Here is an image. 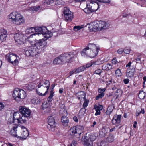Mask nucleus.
Returning a JSON list of instances; mask_svg holds the SVG:
<instances>
[{"label": "nucleus", "instance_id": "2", "mask_svg": "<svg viewBox=\"0 0 146 146\" xmlns=\"http://www.w3.org/2000/svg\"><path fill=\"white\" fill-rule=\"evenodd\" d=\"M12 95L14 100L19 102L24 99L27 95L26 92L23 90L16 88L14 90Z\"/></svg>", "mask_w": 146, "mask_h": 146}, {"label": "nucleus", "instance_id": "40", "mask_svg": "<svg viewBox=\"0 0 146 146\" xmlns=\"http://www.w3.org/2000/svg\"><path fill=\"white\" fill-rule=\"evenodd\" d=\"M110 129V128L109 127H108V128L107 127H103L102 128L101 130L102 131V132L103 133L106 134L108 133L109 129Z\"/></svg>", "mask_w": 146, "mask_h": 146}, {"label": "nucleus", "instance_id": "3", "mask_svg": "<svg viewBox=\"0 0 146 146\" xmlns=\"http://www.w3.org/2000/svg\"><path fill=\"white\" fill-rule=\"evenodd\" d=\"M99 5L95 1L91 0L90 2L87 4L86 7L84 10V11L86 13H90L96 11L99 8Z\"/></svg>", "mask_w": 146, "mask_h": 146}, {"label": "nucleus", "instance_id": "64", "mask_svg": "<svg viewBox=\"0 0 146 146\" xmlns=\"http://www.w3.org/2000/svg\"><path fill=\"white\" fill-rule=\"evenodd\" d=\"M74 120L76 122H78V120L77 117L75 116L73 117Z\"/></svg>", "mask_w": 146, "mask_h": 146}, {"label": "nucleus", "instance_id": "54", "mask_svg": "<svg viewBox=\"0 0 146 146\" xmlns=\"http://www.w3.org/2000/svg\"><path fill=\"white\" fill-rule=\"evenodd\" d=\"M98 92L100 93H104V92L106 90V89L105 88L101 89V88H99L98 89Z\"/></svg>", "mask_w": 146, "mask_h": 146}, {"label": "nucleus", "instance_id": "38", "mask_svg": "<svg viewBox=\"0 0 146 146\" xmlns=\"http://www.w3.org/2000/svg\"><path fill=\"white\" fill-rule=\"evenodd\" d=\"M122 94V92L120 89H118L115 93V94L116 96H117V98H118L119 96H121Z\"/></svg>", "mask_w": 146, "mask_h": 146}, {"label": "nucleus", "instance_id": "34", "mask_svg": "<svg viewBox=\"0 0 146 146\" xmlns=\"http://www.w3.org/2000/svg\"><path fill=\"white\" fill-rule=\"evenodd\" d=\"M6 32H5L0 35V39L2 41H5L6 39Z\"/></svg>", "mask_w": 146, "mask_h": 146}, {"label": "nucleus", "instance_id": "61", "mask_svg": "<svg viewBox=\"0 0 146 146\" xmlns=\"http://www.w3.org/2000/svg\"><path fill=\"white\" fill-rule=\"evenodd\" d=\"M85 66L84 65L83 66H81L79 68L81 70V71H83L86 70L85 67Z\"/></svg>", "mask_w": 146, "mask_h": 146}, {"label": "nucleus", "instance_id": "8", "mask_svg": "<svg viewBox=\"0 0 146 146\" xmlns=\"http://www.w3.org/2000/svg\"><path fill=\"white\" fill-rule=\"evenodd\" d=\"M19 109L22 115L26 117H29L31 113L30 110L28 108L24 106H21L19 107Z\"/></svg>", "mask_w": 146, "mask_h": 146}, {"label": "nucleus", "instance_id": "19", "mask_svg": "<svg viewBox=\"0 0 146 146\" xmlns=\"http://www.w3.org/2000/svg\"><path fill=\"white\" fill-rule=\"evenodd\" d=\"M53 63L55 64H61L64 62L62 54L55 58L53 60Z\"/></svg>", "mask_w": 146, "mask_h": 146}, {"label": "nucleus", "instance_id": "1", "mask_svg": "<svg viewBox=\"0 0 146 146\" xmlns=\"http://www.w3.org/2000/svg\"><path fill=\"white\" fill-rule=\"evenodd\" d=\"M89 25L88 27L90 31L104 29L107 27L106 23L101 21H96L91 22Z\"/></svg>", "mask_w": 146, "mask_h": 146}, {"label": "nucleus", "instance_id": "32", "mask_svg": "<svg viewBox=\"0 0 146 146\" xmlns=\"http://www.w3.org/2000/svg\"><path fill=\"white\" fill-rule=\"evenodd\" d=\"M90 51L92 50H95L97 48H99L96 46V45L94 44H89L86 47Z\"/></svg>", "mask_w": 146, "mask_h": 146}, {"label": "nucleus", "instance_id": "26", "mask_svg": "<svg viewBox=\"0 0 146 146\" xmlns=\"http://www.w3.org/2000/svg\"><path fill=\"white\" fill-rule=\"evenodd\" d=\"M76 128L75 126L71 127L69 130V132L71 135L75 136L77 138V132Z\"/></svg>", "mask_w": 146, "mask_h": 146}, {"label": "nucleus", "instance_id": "41", "mask_svg": "<svg viewBox=\"0 0 146 146\" xmlns=\"http://www.w3.org/2000/svg\"><path fill=\"white\" fill-rule=\"evenodd\" d=\"M42 30V27H36L35 28V32L36 34H41Z\"/></svg>", "mask_w": 146, "mask_h": 146}, {"label": "nucleus", "instance_id": "46", "mask_svg": "<svg viewBox=\"0 0 146 146\" xmlns=\"http://www.w3.org/2000/svg\"><path fill=\"white\" fill-rule=\"evenodd\" d=\"M83 27L82 26H74L73 27V30L75 31H77L78 30H80Z\"/></svg>", "mask_w": 146, "mask_h": 146}, {"label": "nucleus", "instance_id": "12", "mask_svg": "<svg viewBox=\"0 0 146 146\" xmlns=\"http://www.w3.org/2000/svg\"><path fill=\"white\" fill-rule=\"evenodd\" d=\"M45 41L44 38L39 39V40H36L35 41L34 46H35L37 50L40 49L44 46V45L43 43Z\"/></svg>", "mask_w": 146, "mask_h": 146}, {"label": "nucleus", "instance_id": "29", "mask_svg": "<svg viewBox=\"0 0 146 146\" xmlns=\"http://www.w3.org/2000/svg\"><path fill=\"white\" fill-rule=\"evenodd\" d=\"M112 65L111 64H104L102 66V69L103 70L108 71L112 68Z\"/></svg>", "mask_w": 146, "mask_h": 146}, {"label": "nucleus", "instance_id": "15", "mask_svg": "<svg viewBox=\"0 0 146 146\" xmlns=\"http://www.w3.org/2000/svg\"><path fill=\"white\" fill-rule=\"evenodd\" d=\"M20 128H18V125H15L12 126L11 129L10 131V134L13 137H17L18 136L16 134L18 130L19 131Z\"/></svg>", "mask_w": 146, "mask_h": 146}, {"label": "nucleus", "instance_id": "42", "mask_svg": "<svg viewBox=\"0 0 146 146\" xmlns=\"http://www.w3.org/2000/svg\"><path fill=\"white\" fill-rule=\"evenodd\" d=\"M29 33H33L35 32V28L31 27L28 28L27 30Z\"/></svg>", "mask_w": 146, "mask_h": 146}, {"label": "nucleus", "instance_id": "6", "mask_svg": "<svg viewBox=\"0 0 146 146\" xmlns=\"http://www.w3.org/2000/svg\"><path fill=\"white\" fill-rule=\"evenodd\" d=\"M64 62H69L72 59L76 58L77 55L73 52L65 53L62 54Z\"/></svg>", "mask_w": 146, "mask_h": 146}, {"label": "nucleus", "instance_id": "37", "mask_svg": "<svg viewBox=\"0 0 146 146\" xmlns=\"http://www.w3.org/2000/svg\"><path fill=\"white\" fill-rule=\"evenodd\" d=\"M87 135V134L86 133L82 137L81 139V141L84 142V143L86 142L89 141V140H88V136Z\"/></svg>", "mask_w": 146, "mask_h": 146}, {"label": "nucleus", "instance_id": "48", "mask_svg": "<svg viewBox=\"0 0 146 146\" xmlns=\"http://www.w3.org/2000/svg\"><path fill=\"white\" fill-rule=\"evenodd\" d=\"M141 58L140 55H138L137 57L135 59V61L137 63H140L141 61Z\"/></svg>", "mask_w": 146, "mask_h": 146}, {"label": "nucleus", "instance_id": "28", "mask_svg": "<svg viewBox=\"0 0 146 146\" xmlns=\"http://www.w3.org/2000/svg\"><path fill=\"white\" fill-rule=\"evenodd\" d=\"M19 119H18L17 122L19 123L22 124L26 123L27 119L28 117H25L24 116L21 115Z\"/></svg>", "mask_w": 146, "mask_h": 146}, {"label": "nucleus", "instance_id": "13", "mask_svg": "<svg viewBox=\"0 0 146 146\" xmlns=\"http://www.w3.org/2000/svg\"><path fill=\"white\" fill-rule=\"evenodd\" d=\"M48 127L50 130H52V129H54L55 127V120L54 118L52 116H50L48 117Z\"/></svg>", "mask_w": 146, "mask_h": 146}, {"label": "nucleus", "instance_id": "53", "mask_svg": "<svg viewBox=\"0 0 146 146\" xmlns=\"http://www.w3.org/2000/svg\"><path fill=\"white\" fill-rule=\"evenodd\" d=\"M29 90H31L34 88V87L33 85L29 84L27 86Z\"/></svg>", "mask_w": 146, "mask_h": 146}, {"label": "nucleus", "instance_id": "44", "mask_svg": "<svg viewBox=\"0 0 146 146\" xmlns=\"http://www.w3.org/2000/svg\"><path fill=\"white\" fill-rule=\"evenodd\" d=\"M106 140L109 142H111L113 141L114 137L113 135H110L107 138Z\"/></svg>", "mask_w": 146, "mask_h": 146}, {"label": "nucleus", "instance_id": "50", "mask_svg": "<svg viewBox=\"0 0 146 146\" xmlns=\"http://www.w3.org/2000/svg\"><path fill=\"white\" fill-rule=\"evenodd\" d=\"M119 62L117 60L116 58H114L112 60V63L113 64H116Z\"/></svg>", "mask_w": 146, "mask_h": 146}, {"label": "nucleus", "instance_id": "10", "mask_svg": "<svg viewBox=\"0 0 146 146\" xmlns=\"http://www.w3.org/2000/svg\"><path fill=\"white\" fill-rule=\"evenodd\" d=\"M38 52V50L35 46H32L28 48V50L25 51V53L27 56H34L37 54Z\"/></svg>", "mask_w": 146, "mask_h": 146}, {"label": "nucleus", "instance_id": "4", "mask_svg": "<svg viewBox=\"0 0 146 146\" xmlns=\"http://www.w3.org/2000/svg\"><path fill=\"white\" fill-rule=\"evenodd\" d=\"M64 20L67 22L71 21L74 18V15L68 7H64L63 10Z\"/></svg>", "mask_w": 146, "mask_h": 146}, {"label": "nucleus", "instance_id": "25", "mask_svg": "<svg viewBox=\"0 0 146 146\" xmlns=\"http://www.w3.org/2000/svg\"><path fill=\"white\" fill-rule=\"evenodd\" d=\"M21 115L19 113L17 112H14L13 114V123L14 124H15V120H17L18 121V119H19V117H20Z\"/></svg>", "mask_w": 146, "mask_h": 146}, {"label": "nucleus", "instance_id": "51", "mask_svg": "<svg viewBox=\"0 0 146 146\" xmlns=\"http://www.w3.org/2000/svg\"><path fill=\"white\" fill-rule=\"evenodd\" d=\"M130 49L129 48H126L123 50L124 52L126 54H128L130 53Z\"/></svg>", "mask_w": 146, "mask_h": 146}, {"label": "nucleus", "instance_id": "14", "mask_svg": "<svg viewBox=\"0 0 146 146\" xmlns=\"http://www.w3.org/2000/svg\"><path fill=\"white\" fill-rule=\"evenodd\" d=\"M17 56L16 54L10 52V63L13 65H17L18 62L17 60Z\"/></svg>", "mask_w": 146, "mask_h": 146}, {"label": "nucleus", "instance_id": "24", "mask_svg": "<svg viewBox=\"0 0 146 146\" xmlns=\"http://www.w3.org/2000/svg\"><path fill=\"white\" fill-rule=\"evenodd\" d=\"M45 84L47 87H50V83L49 81L47 80H40L39 84L37 85L38 89L41 88V84Z\"/></svg>", "mask_w": 146, "mask_h": 146}, {"label": "nucleus", "instance_id": "63", "mask_svg": "<svg viewBox=\"0 0 146 146\" xmlns=\"http://www.w3.org/2000/svg\"><path fill=\"white\" fill-rule=\"evenodd\" d=\"M5 59L8 62H9V54H8L6 55Z\"/></svg>", "mask_w": 146, "mask_h": 146}, {"label": "nucleus", "instance_id": "7", "mask_svg": "<svg viewBox=\"0 0 146 146\" xmlns=\"http://www.w3.org/2000/svg\"><path fill=\"white\" fill-rule=\"evenodd\" d=\"M19 133H21V136H18L17 138L21 140L26 139L29 135V131L25 127L23 126L20 128L18 132L19 135H20Z\"/></svg>", "mask_w": 146, "mask_h": 146}, {"label": "nucleus", "instance_id": "18", "mask_svg": "<svg viewBox=\"0 0 146 146\" xmlns=\"http://www.w3.org/2000/svg\"><path fill=\"white\" fill-rule=\"evenodd\" d=\"M21 14L19 13L16 12H13L10 14V21L12 22L13 23L16 20L17 17H19Z\"/></svg>", "mask_w": 146, "mask_h": 146}, {"label": "nucleus", "instance_id": "20", "mask_svg": "<svg viewBox=\"0 0 146 146\" xmlns=\"http://www.w3.org/2000/svg\"><path fill=\"white\" fill-rule=\"evenodd\" d=\"M15 20L13 23L17 25H20L23 23L25 22L24 17L21 15H20L19 17H17L16 20Z\"/></svg>", "mask_w": 146, "mask_h": 146}, {"label": "nucleus", "instance_id": "43", "mask_svg": "<svg viewBox=\"0 0 146 146\" xmlns=\"http://www.w3.org/2000/svg\"><path fill=\"white\" fill-rule=\"evenodd\" d=\"M103 63V62L100 60V59L97 60L96 61L93 62L92 64L96 65H99Z\"/></svg>", "mask_w": 146, "mask_h": 146}, {"label": "nucleus", "instance_id": "5", "mask_svg": "<svg viewBox=\"0 0 146 146\" xmlns=\"http://www.w3.org/2000/svg\"><path fill=\"white\" fill-rule=\"evenodd\" d=\"M132 62L130 61L126 65V67H128V68L127 70L126 76L128 78H131L133 76L135 71V68L133 66L131 65Z\"/></svg>", "mask_w": 146, "mask_h": 146}, {"label": "nucleus", "instance_id": "62", "mask_svg": "<svg viewBox=\"0 0 146 146\" xmlns=\"http://www.w3.org/2000/svg\"><path fill=\"white\" fill-rule=\"evenodd\" d=\"M75 72L76 73H79L82 71H81V70L79 67L75 71Z\"/></svg>", "mask_w": 146, "mask_h": 146}, {"label": "nucleus", "instance_id": "55", "mask_svg": "<svg viewBox=\"0 0 146 146\" xmlns=\"http://www.w3.org/2000/svg\"><path fill=\"white\" fill-rule=\"evenodd\" d=\"M92 65H93L92 63H87L86 65H84L85 66V69L86 68H88L90 66H91Z\"/></svg>", "mask_w": 146, "mask_h": 146}, {"label": "nucleus", "instance_id": "11", "mask_svg": "<svg viewBox=\"0 0 146 146\" xmlns=\"http://www.w3.org/2000/svg\"><path fill=\"white\" fill-rule=\"evenodd\" d=\"M44 37L47 39L48 38L52 36V32L48 31L46 28L44 26L42 27L41 33Z\"/></svg>", "mask_w": 146, "mask_h": 146}, {"label": "nucleus", "instance_id": "17", "mask_svg": "<svg viewBox=\"0 0 146 146\" xmlns=\"http://www.w3.org/2000/svg\"><path fill=\"white\" fill-rule=\"evenodd\" d=\"M24 35L21 32L16 33L14 35V38L16 42L18 41L23 42Z\"/></svg>", "mask_w": 146, "mask_h": 146}, {"label": "nucleus", "instance_id": "16", "mask_svg": "<svg viewBox=\"0 0 146 146\" xmlns=\"http://www.w3.org/2000/svg\"><path fill=\"white\" fill-rule=\"evenodd\" d=\"M41 89L42 90V91L44 90H45L46 88H47L46 91L43 94L42 93H40V92L38 91V89H36V91L38 94L40 96H44L48 92V90L49 88V87H47L45 84H41Z\"/></svg>", "mask_w": 146, "mask_h": 146}, {"label": "nucleus", "instance_id": "22", "mask_svg": "<svg viewBox=\"0 0 146 146\" xmlns=\"http://www.w3.org/2000/svg\"><path fill=\"white\" fill-rule=\"evenodd\" d=\"M103 108V106L102 105H97L96 104L95 105L94 108V109H95L96 111V113L95 114V115L97 116L98 115H100L101 113L100 110H102Z\"/></svg>", "mask_w": 146, "mask_h": 146}, {"label": "nucleus", "instance_id": "52", "mask_svg": "<svg viewBox=\"0 0 146 146\" xmlns=\"http://www.w3.org/2000/svg\"><path fill=\"white\" fill-rule=\"evenodd\" d=\"M102 72V70L100 69L97 70L94 72V74L100 75Z\"/></svg>", "mask_w": 146, "mask_h": 146}, {"label": "nucleus", "instance_id": "9", "mask_svg": "<svg viewBox=\"0 0 146 146\" xmlns=\"http://www.w3.org/2000/svg\"><path fill=\"white\" fill-rule=\"evenodd\" d=\"M121 116L120 115H115L112 119V122L113 124L116 125L115 127L118 129L122 127V126L120 124L121 118Z\"/></svg>", "mask_w": 146, "mask_h": 146}, {"label": "nucleus", "instance_id": "31", "mask_svg": "<svg viewBox=\"0 0 146 146\" xmlns=\"http://www.w3.org/2000/svg\"><path fill=\"white\" fill-rule=\"evenodd\" d=\"M89 51H90L86 47L85 48L82 50L81 51V55L84 56H89V55L90 54V53L88 52Z\"/></svg>", "mask_w": 146, "mask_h": 146}, {"label": "nucleus", "instance_id": "47", "mask_svg": "<svg viewBox=\"0 0 146 146\" xmlns=\"http://www.w3.org/2000/svg\"><path fill=\"white\" fill-rule=\"evenodd\" d=\"M115 74L116 75L118 76H121L122 75L121 70L119 69H118L116 70Z\"/></svg>", "mask_w": 146, "mask_h": 146}, {"label": "nucleus", "instance_id": "39", "mask_svg": "<svg viewBox=\"0 0 146 146\" xmlns=\"http://www.w3.org/2000/svg\"><path fill=\"white\" fill-rule=\"evenodd\" d=\"M84 100V101L83 104V108H82L80 110V111L84 110H85V108L88 105V101H87V100L86 99H85V100Z\"/></svg>", "mask_w": 146, "mask_h": 146}, {"label": "nucleus", "instance_id": "58", "mask_svg": "<svg viewBox=\"0 0 146 146\" xmlns=\"http://www.w3.org/2000/svg\"><path fill=\"white\" fill-rule=\"evenodd\" d=\"M123 51V50L122 48L119 49L117 51V53L119 54H121Z\"/></svg>", "mask_w": 146, "mask_h": 146}, {"label": "nucleus", "instance_id": "36", "mask_svg": "<svg viewBox=\"0 0 146 146\" xmlns=\"http://www.w3.org/2000/svg\"><path fill=\"white\" fill-rule=\"evenodd\" d=\"M139 97L141 99H143L145 97V93L143 91L140 92L139 95Z\"/></svg>", "mask_w": 146, "mask_h": 146}, {"label": "nucleus", "instance_id": "59", "mask_svg": "<svg viewBox=\"0 0 146 146\" xmlns=\"http://www.w3.org/2000/svg\"><path fill=\"white\" fill-rule=\"evenodd\" d=\"M61 114L63 115L67 116V112L66 110H64L61 113Z\"/></svg>", "mask_w": 146, "mask_h": 146}, {"label": "nucleus", "instance_id": "49", "mask_svg": "<svg viewBox=\"0 0 146 146\" xmlns=\"http://www.w3.org/2000/svg\"><path fill=\"white\" fill-rule=\"evenodd\" d=\"M85 146H93V142L92 141L86 142L84 143Z\"/></svg>", "mask_w": 146, "mask_h": 146}, {"label": "nucleus", "instance_id": "57", "mask_svg": "<svg viewBox=\"0 0 146 146\" xmlns=\"http://www.w3.org/2000/svg\"><path fill=\"white\" fill-rule=\"evenodd\" d=\"M76 141L75 140H74L72 141L71 144L70 146H76Z\"/></svg>", "mask_w": 146, "mask_h": 146}, {"label": "nucleus", "instance_id": "30", "mask_svg": "<svg viewBox=\"0 0 146 146\" xmlns=\"http://www.w3.org/2000/svg\"><path fill=\"white\" fill-rule=\"evenodd\" d=\"M78 95L77 96V98L80 101L82 99L84 100H85L86 95L84 94L83 92H81L80 93H78Z\"/></svg>", "mask_w": 146, "mask_h": 146}, {"label": "nucleus", "instance_id": "60", "mask_svg": "<svg viewBox=\"0 0 146 146\" xmlns=\"http://www.w3.org/2000/svg\"><path fill=\"white\" fill-rule=\"evenodd\" d=\"M129 80L128 79H125L123 80L124 83L125 84H127L129 82Z\"/></svg>", "mask_w": 146, "mask_h": 146}, {"label": "nucleus", "instance_id": "27", "mask_svg": "<svg viewBox=\"0 0 146 146\" xmlns=\"http://www.w3.org/2000/svg\"><path fill=\"white\" fill-rule=\"evenodd\" d=\"M99 50V48H97L95 50H92L90 51V54L89 55V56L91 58H93L97 55L98 52Z\"/></svg>", "mask_w": 146, "mask_h": 146}, {"label": "nucleus", "instance_id": "45", "mask_svg": "<svg viewBox=\"0 0 146 146\" xmlns=\"http://www.w3.org/2000/svg\"><path fill=\"white\" fill-rule=\"evenodd\" d=\"M104 93H102L98 94L96 97V100H98L99 99L102 98L104 95Z\"/></svg>", "mask_w": 146, "mask_h": 146}, {"label": "nucleus", "instance_id": "35", "mask_svg": "<svg viewBox=\"0 0 146 146\" xmlns=\"http://www.w3.org/2000/svg\"><path fill=\"white\" fill-rule=\"evenodd\" d=\"M88 140L90 141H93L96 139V137L93 135H88Z\"/></svg>", "mask_w": 146, "mask_h": 146}, {"label": "nucleus", "instance_id": "21", "mask_svg": "<svg viewBox=\"0 0 146 146\" xmlns=\"http://www.w3.org/2000/svg\"><path fill=\"white\" fill-rule=\"evenodd\" d=\"M61 121L64 126H67L69 122V119L66 116L62 115L61 117Z\"/></svg>", "mask_w": 146, "mask_h": 146}, {"label": "nucleus", "instance_id": "56", "mask_svg": "<svg viewBox=\"0 0 146 146\" xmlns=\"http://www.w3.org/2000/svg\"><path fill=\"white\" fill-rule=\"evenodd\" d=\"M105 134L103 133V132H102L101 130L99 132V136L101 137H104L105 135Z\"/></svg>", "mask_w": 146, "mask_h": 146}, {"label": "nucleus", "instance_id": "33", "mask_svg": "<svg viewBox=\"0 0 146 146\" xmlns=\"http://www.w3.org/2000/svg\"><path fill=\"white\" fill-rule=\"evenodd\" d=\"M40 7L39 6H35L30 7L29 10L36 12L39 10L40 9Z\"/></svg>", "mask_w": 146, "mask_h": 146}, {"label": "nucleus", "instance_id": "23", "mask_svg": "<svg viewBox=\"0 0 146 146\" xmlns=\"http://www.w3.org/2000/svg\"><path fill=\"white\" fill-rule=\"evenodd\" d=\"M76 128V130L77 132V138H79L80 135L82 133L83 130L84 129V127L83 126L81 125H78L75 126Z\"/></svg>", "mask_w": 146, "mask_h": 146}]
</instances>
